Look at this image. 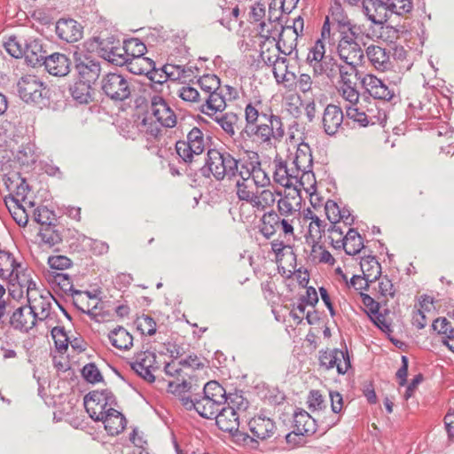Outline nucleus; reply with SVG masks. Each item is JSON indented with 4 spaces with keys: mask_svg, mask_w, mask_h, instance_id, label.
<instances>
[{
    "mask_svg": "<svg viewBox=\"0 0 454 454\" xmlns=\"http://www.w3.org/2000/svg\"><path fill=\"white\" fill-rule=\"evenodd\" d=\"M310 254L314 260H318L319 262L328 263L333 265L335 259L320 243L310 247Z\"/></svg>",
    "mask_w": 454,
    "mask_h": 454,
    "instance_id": "nucleus-57",
    "label": "nucleus"
},
{
    "mask_svg": "<svg viewBox=\"0 0 454 454\" xmlns=\"http://www.w3.org/2000/svg\"><path fill=\"white\" fill-rule=\"evenodd\" d=\"M36 322L35 316L26 306L16 309L9 319L10 325L21 333H28L35 326Z\"/></svg>",
    "mask_w": 454,
    "mask_h": 454,
    "instance_id": "nucleus-24",
    "label": "nucleus"
},
{
    "mask_svg": "<svg viewBox=\"0 0 454 454\" xmlns=\"http://www.w3.org/2000/svg\"><path fill=\"white\" fill-rule=\"evenodd\" d=\"M151 116L162 127L172 128L176 124V116L168 103L160 96H153L150 106Z\"/></svg>",
    "mask_w": 454,
    "mask_h": 454,
    "instance_id": "nucleus-16",
    "label": "nucleus"
},
{
    "mask_svg": "<svg viewBox=\"0 0 454 454\" xmlns=\"http://www.w3.org/2000/svg\"><path fill=\"white\" fill-rule=\"evenodd\" d=\"M220 79L215 74H203L200 75V90L204 96L200 94V113L208 116H213L217 112H223L226 106L225 99L220 92Z\"/></svg>",
    "mask_w": 454,
    "mask_h": 454,
    "instance_id": "nucleus-5",
    "label": "nucleus"
},
{
    "mask_svg": "<svg viewBox=\"0 0 454 454\" xmlns=\"http://www.w3.org/2000/svg\"><path fill=\"white\" fill-rule=\"evenodd\" d=\"M310 411H322L325 409V401L319 390H311L307 400Z\"/></svg>",
    "mask_w": 454,
    "mask_h": 454,
    "instance_id": "nucleus-62",
    "label": "nucleus"
},
{
    "mask_svg": "<svg viewBox=\"0 0 454 454\" xmlns=\"http://www.w3.org/2000/svg\"><path fill=\"white\" fill-rule=\"evenodd\" d=\"M124 43L129 62L130 72L137 74L148 72V68L139 67L143 64H146L149 68L154 69V62L148 58L143 57L146 51V47L139 39L132 38L125 41Z\"/></svg>",
    "mask_w": 454,
    "mask_h": 454,
    "instance_id": "nucleus-12",
    "label": "nucleus"
},
{
    "mask_svg": "<svg viewBox=\"0 0 454 454\" xmlns=\"http://www.w3.org/2000/svg\"><path fill=\"white\" fill-rule=\"evenodd\" d=\"M111 344L120 350H129L133 345L132 335L123 327L118 326L108 334Z\"/></svg>",
    "mask_w": 454,
    "mask_h": 454,
    "instance_id": "nucleus-38",
    "label": "nucleus"
},
{
    "mask_svg": "<svg viewBox=\"0 0 454 454\" xmlns=\"http://www.w3.org/2000/svg\"><path fill=\"white\" fill-rule=\"evenodd\" d=\"M132 370L148 382L155 380L154 372L158 369L156 355L151 351L137 354L130 363Z\"/></svg>",
    "mask_w": 454,
    "mask_h": 454,
    "instance_id": "nucleus-14",
    "label": "nucleus"
},
{
    "mask_svg": "<svg viewBox=\"0 0 454 454\" xmlns=\"http://www.w3.org/2000/svg\"><path fill=\"white\" fill-rule=\"evenodd\" d=\"M338 91L340 95L349 103L353 105L359 100V92L356 88V83L350 85H340Z\"/></svg>",
    "mask_w": 454,
    "mask_h": 454,
    "instance_id": "nucleus-63",
    "label": "nucleus"
},
{
    "mask_svg": "<svg viewBox=\"0 0 454 454\" xmlns=\"http://www.w3.org/2000/svg\"><path fill=\"white\" fill-rule=\"evenodd\" d=\"M184 72V67L181 65H175L167 63L165 64L161 68V73L160 74V79L157 80V82L161 83L163 81H161V78H164V81L169 80H178L183 76V74Z\"/></svg>",
    "mask_w": 454,
    "mask_h": 454,
    "instance_id": "nucleus-54",
    "label": "nucleus"
},
{
    "mask_svg": "<svg viewBox=\"0 0 454 454\" xmlns=\"http://www.w3.org/2000/svg\"><path fill=\"white\" fill-rule=\"evenodd\" d=\"M104 44L105 41L99 42V51L105 59L118 66H122L123 64L129 66L124 43L123 45H121L119 41L116 42V44L112 43L111 48H106Z\"/></svg>",
    "mask_w": 454,
    "mask_h": 454,
    "instance_id": "nucleus-28",
    "label": "nucleus"
},
{
    "mask_svg": "<svg viewBox=\"0 0 454 454\" xmlns=\"http://www.w3.org/2000/svg\"><path fill=\"white\" fill-rule=\"evenodd\" d=\"M345 228L341 224L335 223L331 224L327 230V239L329 244L335 249H341L345 247Z\"/></svg>",
    "mask_w": 454,
    "mask_h": 454,
    "instance_id": "nucleus-50",
    "label": "nucleus"
},
{
    "mask_svg": "<svg viewBox=\"0 0 454 454\" xmlns=\"http://www.w3.org/2000/svg\"><path fill=\"white\" fill-rule=\"evenodd\" d=\"M226 397L225 389L219 384V382L215 380H211L205 384L203 387V396L204 399L209 400H220L224 401Z\"/></svg>",
    "mask_w": 454,
    "mask_h": 454,
    "instance_id": "nucleus-51",
    "label": "nucleus"
},
{
    "mask_svg": "<svg viewBox=\"0 0 454 454\" xmlns=\"http://www.w3.org/2000/svg\"><path fill=\"white\" fill-rule=\"evenodd\" d=\"M280 216L281 215L279 214L273 210L263 214L261 219L262 226L260 228V232L266 239H270L278 231V222Z\"/></svg>",
    "mask_w": 454,
    "mask_h": 454,
    "instance_id": "nucleus-42",
    "label": "nucleus"
},
{
    "mask_svg": "<svg viewBox=\"0 0 454 454\" xmlns=\"http://www.w3.org/2000/svg\"><path fill=\"white\" fill-rule=\"evenodd\" d=\"M137 330L144 335H153L156 333V322L147 315H142L136 320Z\"/></svg>",
    "mask_w": 454,
    "mask_h": 454,
    "instance_id": "nucleus-58",
    "label": "nucleus"
},
{
    "mask_svg": "<svg viewBox=\"0 0 454 454\" xmlns=\"http://www.w3.org/2000/svg\"><path fill=\"white\" fill-rule=\"evenodd\" d=\"M260 48V58L268 67L274 63L275 59H278L280 57V50H278L276 42H273L272 40H270V42H261Z\"/></svg>",
    "mask_w": 454,
    "mask_h": 454,
    "instance_id": "nucleus-47",
    "label": "nucleus"
},
{
    "mask_svg": "<svg viewBox=\"0 0 454 454\" xmlns=\"http://www.w3.org/2000/svg\"><path fill=\"white\" fill-rule=\"evenodd\" d=\"M75 68L80 81H84L89 84L94 83L101 72L99 62L88 56L76 59Z\"/></svg>",
    "mask_w": 454,
    "mask_h": 454,
    "instance_id": "nucleus-21",
    "label": "nucleus"
},
{
    "mask_svg": "<svg viewBox=\"0 0 454 454\" xmlns=\"http://www.w3.org/2000/svg\"><path fill=\"white\" fill-rule=\"evenodd\" d=\"M176 150L184 163H192L194 155L199 154V128L194 127L188 133L186 141H177Z\"/></svg>",
    "mask_w": 454,
    "mask_h": 454,
    "instance_id": "nucleus-22",
    "label": "nucleus"
},
{
    "mask_svg": "<svg viewBox=\"0 0 454 454\" xmlns=\"http://www.w3.org/2000/svg\"><path fill=\"white\" fill-rule=\"evenodd\" d=\"M290 162L300 172L311 169L313 167V158L311 149L309 145L305 143L300 144Z\"/></svg>",
    "mask_w": 454,
    "mask_h": 454,
    "instance_id": "nucleus-33",
    "label": "nucleus"
},
{
    "mask_svg": "<svg viewBox=\"0 0 454 454\" xmlns=\"http://www.w3.org/2000/svg\"><path fill=\"white\" fill-rule=\"evenodd\" d=\"M298 37L294 31H291V28L283 26L281 33L276 40V44L282 54L290 55L296 49Z\"/></svg>",
    "mask_w": 454,
    "mask_h": 454,
    "instance_id": "nucleus-39",
    "label": "nucleus"
},
{
    "mask_svg": "<svg viewBox=\"0 0 454 454\" xmlns=\"http://www.w3.org/2000/svg\"><path fill=\"white\" fill-rule=\"evenodd\" d=\"M27 41L16 36H11L4 43L6 51L13 58L19 59L24 57Z\"/></svg>",
    "mask_w": 454,
    "mask_h": 454,
    "instance_id": "nucleus-52",
    "label": "nucleus"
},
{
    "mask_svg": "<svg viewBox=\"0 0 454 454\" xmlns=\"http://www.w3.org/2000/svg\"><path fill=\"white\" fill-rule=\"evenodd\" d=\"M25 51V60L31 67L43 64L44 59L48 57L45 55L46 52L43 49L41 42L36 39L27 41Z\"/></svg>",
    "mask_w": 454,
    "mask_h": 454,
    "instance_id": "nucleus-32",
    "label": "nucleus"
},
{
    "mask_svg": "<svg viewBox=\"0 0 454 454\" xmlns=\"http://www.w3.org/2000/svg\"><path fill=\"white\" fill-rule=\"evenodd\" d=\"M161 127L159 122L153 121L152 116H149L143 120L140 129L147 135L149 137L148 139H150L156 138L160 135Z\"/></svg>",
    "mask_w": 454,
    "mask_h": 454,
    "instance_id": "nucleus-59",
    "label": "nucleus"
},
{
    "mask_svg": "<svg viewBox=\"0 0 454 454\" xmlns=\"http://www.w3.org/2000/svg\"><path fill=\"white\" fill-rule=\"evenodd\" d=\"M319 364L325 370L337 369L339 374H345L351 368L350 357L347 348L326 349L319 352Z\"/></svg>",
    "mask_w": 454,
    "mask_h": 454,
    "instance_id": "nucleus-13",
    "label": "nucleus"
},
{
    "mask_svg": "<svg viewBox=\"0 0 454 454\" xmlns=\"http://www.w3.org/2000/svg\"><path fill=\"white\" fill-rule=\"evenodd\" d=\"M304 220L309 221L308 231L305 234V240L308 246L311 247L320 243L322 233L325 231V223L314 212L308 208L304 212Z\"/></svg>",
    "mask_w": 454,
    "mask_h": 454,
    "instance_id": "nucleus-25",
    "label": "nucleus"
},
{
    "mask_svg": "<svg viewBox=\"0 0 454 454\" xmlns=\"http://www.w3.org/2000/svg\"><path fill=\"white\" fill-rule=\"evenodd\" d=\"M49 74L54 76H65L70 72V59L62 53H53L48 56L43 64Z\"/></svg>",
    "mask_w": 454,
    "mask_h": 454,
    "instance_id": "nucleus-27",
    "label": "nucleus"
},
{
    "mask_svg": "<svg viewBox=\"0 0 454 454\" xmlns=\"http://www.w3.org/2000/svg\"><path fill=\"white\" fill-rule=\"evenodd\" d=\"M345 247L342 249L349 255L357 254L364 247V242L361 235L356 230L348 228L344 239Z\"/></svg>",
    "mask_w": 454,
    "mask_h": 454,
    "instance_id": "nucleus-43",
    "label": "nucleus"
},
{
    "mask_svg": "<svg viewBox=\"0 0 454 454\" xmlns=\"http://www.w3.org/2000/svg\"><path fill=\"white\" fill-rule=\"evenodd\" d=\"M363 89L374 99L395 103L399 93L395 85L386 83L372 74H366L361 79Z\"/></svg>",
    "mask_w": 454,
    "mask_h": 454,
    "instance_id": "nucleus-10",
    "label": "nucleus"
},
{
    "mask_svg": "<svg viewBox=\"0 0 454 454\" xmlns=\"http://www.w3.org/2000/svg\"><path fill=\"white\" fill-rule=\"evenodd\" d=\"M27 298L28 306L37 321H43L51 317L52 302H56L55 298L50 291L44 288H39L35 282L28 280L27 283Z\"/></svg>",
    "mask_w": 454,
    "mask_h": 454,
    "instance_id": "nucleus-8",
    "label": "nucleus"
},
{
    "mask_svg": "<svg viewBox=\"0 0 454 454\" xmlns=\"http://www.w3.org/2000/svg\"><path fill=\"white\" fill-rule=\"evenodd\" d=\"M364 303L365 305H369L366 303V300H371L373 308L370 309L371 314L369 315L372 321L379 327L382 332L387 334L392 333L391 322L387 318L386 314H383L380 311V305L378 302H375L372 298L369 295H365L364 297Z\"/></svg>",
    "mask_w": 454,
    "mask_h": 454,
    "instance_id": "nucleus-40",
    "label": "nucleus"
},
{
    "mask_svg": "<svg viewBox=\"0 0 454 454\" xmlns=\"http://www.w3.org/2000/svg\"><path fill=\"white\" fill-rule=\"evenodd\" d=\"M56 34L61 40L74 43L82 38V27L74 20L60 19L56 23Z\"/></svg>",
    "mask_w": 454,
    "mask_h": 454,
    "instance_id": "nucleus-26",
    "label": "nucleus"
},
{
    "mask_svg": "<svg viewBox=\"0 0 454 454\" xmlns=\"http://www.w3.org/2000/svg\"><path fill=\"white\" fill-rule=\"evenodd\" d=\"M248 427L255 442L270 438L276 431L275 422L271 419L262 415L252 418L248 422Z\"/></svg>",
    "mask_w": 454,
    "mask_h": 454,
    "instance_id": "nucleus-20",
    "label": "nucleus"
},
{
    "mask_svg": "<svg viewBox=\"0 0 454 454\" xmlns=\"http://www.w3.org/2000/svg\"><path fill=\"white\" fill-rule=\"evenodd\" d=\"M270 67H272V73L278 83H284L287 87L296 80L295 74L288 69V62L286 57L275 59L274 63Z\"/></svg>",
    "mask_w": 454,
    "mask_h": 454,
    "instance_id": "nucleus-29",
    "label": "nucleus"
},
{
    "mask_svg": "<svg viewBox=\"0 0 454 454\" xmlns=\"http://www.w3.org/2000/svg\"><path fill=\"white\" fill-rule=\"evenodd\" d=\"M103 92L114 101H124L132 92L131 80L117 72H110L101 80Z\"/></svg>",
    "mask_w": 454,
    "mask_h": 454,
    "instance_id": "nucleus-9",
    "label": "nucleus"
},
{
    "mask_svg": "<svg viewBox=\"0 0 454 454\" xmlns=\"http://www.w3.org/2000/svg\"><path fill=\"white\" fill-rule=\"evenodd\" d=\"M238 160L228 153H221L216 149H208L205 163L200 172L206 177L213 176L216 180H223L225 176L230 179L237 176Z\"/></svg>",
    "mask_w": 454,
    "mask_h": 454,
    "instance_id": "nucleus-4",
    "label": "nucleus"
},
{
    "mask_svg": "<svg viewBox=\"0 0 454 454\" xmlns=\"http://www.w3.org/2000/svg\"><path fill=\"white\" fill-rule=\"evenodd\" d=\"M317 419V433L319 435L325 434L328 430L337 425L340 421V416L338 413H330L325 416L323 419Z\"/></svg>",
    "mask_w": 454,
    "mask_h": 454,
    "instance_id": "nucleus-60",
    "label": "nucleus"
},
{
    "mask_svg": "<svg viewBox=\"0 0 454 454\" xmlns=\"http://www.w3.org/2000/svg\"><path fill=\"white\" fill-rule=\"evenodd\" d=\"M182 367L184 368H198L199 361L196 356H189L185 359H182L178 362L172 361L170 363L166 364L164 371L166 374L169 376H176L180 373L182 371Z\"/></svg>",
    "mask_w": 454,
    "mask_h": 454,
    "instance_id": "nucleus-46",
    "label": "nucleus"
},
{
    "mask_svg": "<svg viewBox=\"0 0 454 454\" xmlns=\"http://www.w3.org/2000/svg\"><path fill=\"white\" fill-rule=\"evenodd\" d=\"M297 185L294 187V192H297L300 194L301 189H303L307 194L312 195L317 190V182L315 175L311 169L301 171L298 175Z\"/></svg>",
    "mask_w": 454,
    "mask_h": 454,
    "instance_id": "nucleus-41",
    "label": "nucleus"
},
{
    "mask_svg": "<svg viewBox=\"0 0 454 454\" xmlns=\"http://www.w3.org/2000/svg\"><path fill=\"white\" fill-rule=\"evenodd\" d=\"M360 267L366 284L375 282L381 274V266L375 256L367 255L362 257Z\"/></svg>",
    "mask_w": 454,
    "mask_h": 454,
    "instance_id": "nucleus-36",
    "label": "nucleus"
},
{
    "mask_svg": "<svg viewBox=\"0 0 454 454\" xmlns=\"http://www.w3.org/2000/svg\"><path fill=\"white\" fill-rule=\"evenodd\" d=\"M387 7L392 12L397 15H403L410 12L413 5L411 0H390Z\"/></svg>",
    "mask_w": 454,
    "mask_h": 454,
    "instance_id": "nucleus-64",
    "label": "nucleus"
},
{
    "mask_svg": "<svg viewBox=\"0 0 454 454\" xmlns=\"http://www.w3.org/2000/svg\"><path fill=\"white\" fill-rule=\"evenodd\" d=\"M100 421L104 423L105 429L111 435L120 434L126 427L125 417L114 407L107 408V413Z\"/></svg>",
    "mask_w": 454,
    "mask_h": 454,
    "instance_id": "nucleus-30",
    "label": "nucleus"
},
{
    "mask_svg": "<svg viewBox=\"0 0 454 454\" xmlns=\"http://www.w3.org/2000/svg\"><path fill=\"white\" fill-rule=\"evenodd\" d=\"M224 399L223 407L235 411L239 416H240L241 412L246 411L249 405L248 401L243 396L241 392L235 391L229 395L226 394Z\"/></svg>",
    "mask_w": 454,
    "mask_h": 454,
    "instance_id": "nucleus-44",
    "label": "nucleus"
},
{
    "mask_svg": "<svg viewBox=\"0 0 454 454\" xmlns=\"http://www.w3.org/2000/svg\"><path fill=\"white\" fill-rule=\"evenodd\" d=\"M20 267L13 254L8 251L0 250V278L8 281L11 285L22 286L18 269Z\"/></svg>",
    "mask_w": 454,
    "mask_h": 454,
    "instance_id": "nucleus-17",
    "label": "nucleus"
},
{
    "mask_svg": "<svg viewBox=\"0 0 454 454\" xmlns=\"http://www.w3.org/2000/svg\"><path fill=\"white\" fill-rule=\"evenodd\" d=\"M330 38L331 25L329 18L326 17L321 28L320 37L309 47L306 57V62L313 69L315 75L325 74L329 78L335 75L337 61L331 56H325V42L330 41Z\"/></svg>",
    "mask_w": 454,
    "mask_h": 454,
    "instance_id": "nucleus-2",
    "label": "nucleus"
},
{
    "mask_svg": "<svg viewBox=\"0 0 454 454\" xmlns=\"http://www.w3.org/2000/svg\"><path fill=\"white\" fill-rule=\"evenodd\" d=\"M83 403L89 416L95 421H100L107 413V408L116 404L113 393L107 389L89 393Z\"/></svg>",
    "mask_w": 454,
    "mask_h": 454,
    "instance_id": "nucleus-11",
    "label": "nucleus"
},
{
    "mask_svg": "<svg viewBox=\"0 0 454 454\" xmlns=\"http://www.w3.org/2000/svg\"><path fill=\"white\" fill-rule=\"evenodd\" d=\"M317 419L308 411L298 409L294 414V435L310 436L317 433Z\"/></svg>",
    "mask_w": 454,
    "mask_h": 454,
    "instance_id": "nucleus-23",
    "label": "nucleus"
},
{
    "mask_svg": "<svg viewBox=\"0 0 454 454\" xmlns=\"http://www.w3.org/2000/svg\"><path fill=\"white\" fill-rule=\"evenodd\" d=\"M341 30L336 45V54L339 59L351 68L355 69L363 62L364 52L357 42L363 35L369 36V34L363 31L362 27H349L341 24Z\"/></svg>",
    "mask_w": 454,
    "mask_h": 454,
    "instance_id": "nucleus-3",
    "label": "nucleus"
},
{
    "mask_svg": "<svg viewBox=\"0 0 454 454\" xmlns=\"http://www.w3.org/2000/svg\"><path fill=\"white\" fill-rule=\"evenodd\" d=\"M344 114L341 107L334 104H329L324 109L321 117V125L324 132L330 136H335L342 129Z\"/></svg>",
    "mask_w": 454,
    "mask_h": 454,
    "instance_id": "nucleus-15",
    "label": "nucleus"
},
{
    "mask_svg": "<svg viewBox=\"0 0 454 454\" xmlns=\"http://www.w3.org/2000/svg\"><path fill=\"white\" fill-rule=\"evenodd\" d=\"M251 181L257 189L265 188L270 184V178L268 173L261 168V163L258 160L255 161Z\"/></svg>",
    "mask_w": 454,
    "mask_h": 454,
    "instance_id": "nucleus-55",
    "label": "nucleus"
},
{
    "mask_svg": "<svg viewBox=\"0 0 454 454\" xmlns=\"http://www.w3.org/2000/svg\"><path fill=\"white\" fill-rule=\"evenodd\" d=\"M90 84L84 81H78L70 86V94L73 99L78 104H87L91 98Z\"/></svg>",
    "mask_w": 454,
    "mask_h": 454,
    "instance_id": "nucleus-45",
    "label": "nucleus"
},
{
    "mask_svg": "<svg viewBox=\"0 0 454 454\" xmlns=\"http://www.w3.org/2000/svg\"><path fill=\"white\" fill-rule=\"evenodd\" d=\"M236 194L239 200L250 204L258 211H264L276 201L275 194L268 189L259 191L251 179L236 181Z\"/></svg>",
    "mask_w": 454,
    "mask_h": 454,
    "instance_id": "nucleus-7",
    "label": "nucleus"
},
{
    "mask_svg": "<svg viewBox=\"0 0 454 454\" xmlns=\"http://www.w3.org/2000/svg\"><path fill=\"white\" fill-rule=\"evenodd\" d=\"M18 95L27 104L40 107L49 104V89L36 75L25 74L17 82Z\"/></svg>",
    "mask_w": 454,
    "mask_h": 454,
    "instance_id": "nucleus-6",
    "label": "nucleus"
},
{
    "mask_svg": "<svg viewBox=\"0 0 454 454\" xmlns=\"http://www.w3.org/2000/svg\"><path fill=\"white\" fill-rule=\"evenodd\" d=\"M274 172H273V180L278 184L286 187L288 184V177L286 176V171H287V161L283 160L281 158H275L274 161Z\"/></svg>",
    "mask_w": 454,
    "mask_h": 454,
    "instance_id": "nucleus-53",
    "label": "nucleus"
},
{
    "mask_svg": "<svg viewBox=\"0 0 454 454\" xmlns=\"http://www.w3.org/2000/svg\"><path fill=\"white\" fill-rule=\"evenodd\" d=\"M301 196L297 192H286L278 200V211L281 216L289 217L295 214L298 210L295 206H299L301 202Z\"/></svg>",
    "mask_w": 454,
    "mask_h": 454,
    "instance_id": "nucleus-34",
    "label": "nucleus"
},
{
    "mask_svg": "<svg viewBox=\"0 0 454 454\" xmlns=\"http://www.w3.org/2000/svg\"><path fill=\"white\" fill-rule=\"evenodd\" d=\"M282 28L283 25L278 18L271 19L270 17L267 21H262L259 24L258 34L263 39L262 42H270V40L276 42Z\"/></svg>",
    "mask_w": 454,
    "mask_h": 454,
    "instance_id": "nucleus-37",
    "label": "nucleus"
},
{
    "mask_svg": "<svg viewBox=\"0 0 454 454\" xmlns=\"http://www.w3.org/2000/svg\"><path fill=\"white\" fill-rule=\"evenodd\" d=\"M367 106L369 108H366L365 115H364L367 126L386 122L387 115L385 111L379 109L375 102L367 100Z\"/></svg>",
    "mask_w": 454,
    "mask_h": 454,
    "instance_id": "nucleus-49",
    "label": "nucleus"
},
{
    "mask_svg": "<svg viewBox=\"0 0 454 454\" xmlns=\"http://www.w3.org/2000/svg\"><path fill=\"white\" fill-rule=\"evenodd\" d=\"M389 9L381 0H363V12L372 24L380 26L388 20Z\"/></svg>",
    "mask_w": 454,
    "mask_h": 454,
    "instance_id": "nucleus-18",
    "label": "nucleus"
},
{
    "mask_svg": "<svg viewBox=\"0 0 454 454\" xmlns=\"http://www.w3.org/2000/svg\"><path fill=\"white\" fill-rule=\"evenodd\" d=\"M49 281H52L59 286V288L66 294H81L80 291L74 290L71 278L67 274L55 273L52 278H49Z\"/></svg>",
    "mask_w": 454,
    "mask_h": 454,
    "instance_id": "nucleus-56",
    "label": "nucleus"
},
{
    "mask_svg": "<svg viewBox=\"0 0 454 454\" xmlns=\"http://www.w3.org/2000/svg\"><path fill=\"white\" fill-rule=\"evenodd\" d=\"M223 404L224 401H215L201 398L200 405L202 406V410L200 411V417L208 419H215L222 408L223 407Z\"/></svg>",
    "mask_w": 454,
    "mask_h": 454,
    "instance_id": "nucleus-48",
    "label": "nucleus"
},
{
    "mask_svg": "<svg viewBox=\"0 0 454 454\" xmlns=\"http://www.w3.org/2000/svg\"><path fill=\"white\" fill-rule=\"evenodd\" d=\"M215 420L218 428L227 433L235 432L239 427V416L235 411L224 407L222 408Z\"/></svg>",
    "mask_w": 454,
    "mask_h": 454,
    "instance_id": "nucleus-35",
    "label": "nucleus"
},
{
    "mask_svg": "<svg viewBox=\"0 0 454 454\" xmlns=\"http://www.w3.org/2000/svg\"><path fill=\"white\" fill-rule=\"evenodd\" d=\"M51 336L54 340L56 348L59 352H64L68 347V338L63 327L56 326L51 330Z\"/></svg>",
    "mask_w": 454,
    "mask_h": 454,
    "instance_id": "nucleus-61",
    "label": "nucleus"
},
{
    "mask_svg": "<svg viewBox=\"0 0 454 454\" xmlns=\"http://www.w3.org/2000/svg\"><path fill=\"white\" fill-rule=\"evenodd\" d=\"M246 134L261 144L272 145L285 136L282 118L261 99L248 102L244 110Z\"/></svg>",
    "mask_w": 454,
    "mask_h": 454,
    "instance_id": "nucleus-1",
    "label": "nucleus"
},
{
    "mask_svg": "<svg viewBox=\"0 0 454 454\" xmlns=\"http://www.w3.org/2000/svg\"><path fill=\"white\" fill-rule=\"evenodd\" d=\"M230 137H234L241 124L240 116L233 112H217L211 116Z\"/></svg>",
    "mask_w": 454,
    "mask_h": 454,
    "instance_id": "nucleus-31",
    "label": "nucleus"
},
{
    "mask_svg": "<svg viewBox=\"0 0 454 454\" xmlns=\"http://www.w3.org/2000/svg\"><path fill=\"white\" fill-rule=\"evenodd\" d=\"M365 55L372 67L380 72H386L393 67L391 53L385 48L371 44L365 50Z\"/></svg>",
    "mask_w": 454,
    "mask_h": 454,
    "instance_id": "nucleus-19",
    "label": "nucleus"
}]
</instances>
